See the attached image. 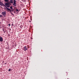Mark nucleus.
<instances>
[{
  "mask_svg": "<svg viewBox=\"0 0 79 79\" xmlns=\"http://www.w3.org/2000/svg\"><path fill=\"white\" fill-rule=\"evenodd\" d=\"M10 2H7L5 3V5L7 7H8V8H9V7H10Z\"/></svg>",
  "mask_w": 79,
  "mask_h": 79,
  "instance_id": "obj_1",
  "label": "nucleus"
},
{
  "mask_svg": "<svg viewBox=\"0 0 79 79\" xmlns=\"http://www.w3.org/2000/svg\"><path fill=\"white\" fill-rule=\"evenodd\" d=\"M13 5L15 6H16V0H14V3L13 4Z\"/></svg>",
  "mask_w": 79,
  "mask_h": 79,
  "instance_id": "obj_2",
  "label": "nucleus"
},
{
  "mask_svg": "<svg viewBox=\"0 0 79 79\" xmlns=\"http://www.w3.org/2000/svg\"><path fill=\"white\" fill-rule=\"evenodd\" d=\"M23 50H24V51H26L27 50V48L26 46H24L23 48Z\"/></svg>",
  "mask_w": 79,
  "mask_h": 79,
  "instance_id": "obj_3",
  "label": "nucleus"
},
{
  "mask_svg": "<svg viewBox=\"0 0 79 79\" xmlns=\"http://www.w3.org/2000/svg\"><path fill=\"white\" fill-rule=\"evenodd\" d=\"M2 14L4 16H6V12L4 11V12H2Z\"/></svg>",
  "mask_w": 79,
  "mask_h": 79,
  "instance_id": "obj_4",
  "label": "nucleus"
},
{
  "mask_svg": "<svg viewBox=\"0 0 79 79\" xmlns=\"http://www.w3.org/2000/svg\"><path fill=\"white\" fill-rule=\"evenodd\" d=\"M0 5H1V6H5V7H6V6L5 5L3 4L2 2H1L0 1Z\"/></svg>",
  "mask_w": 79,
  "mask_h": 79,
  "instance_id": "obj_5",
  "label": "nucleus"
},
{
  "mask_svg": "<svg viewBox=\"0 0 79 79\" xmlns=\"http://www.w3.org/2000/svg\"><path fill=\"white\" fill-rule=\"evenodd\" d=\"M0 41L1 42H2V41H3V38L2 37L0 38Z\"/></svg>",
  "mask_w": 79,
  "mask_h": 79,
  "instance_id": "obj_6",
  "label": "nucleus"
},
{
  "mask_svg": "<svg viewBox=\"0 0 79 79\" xmlns=\"http://www.w3.org/2000/svg\"><path fill=\"white\" fill-rule=\"evenodd\" d=\"M10 2L11 3H13V0H10Z\"/></svg>",
  "mask_w": 79,
  "mask_h": 79,
  "instance_id": "obj_7",
  "label": "nucleus"
},
{
  "mask_svg": "<svg viewBox=\"0 0 79 79\" xmlns=\"http://www.w3.org/2000/svg\"><path fill=\"white\" fill-rule=\"evenodd\" d=\"M7 10H8V11H10V8H7Z\"/></svg>",
  "mask_w": 79,
  "mask_h": 79,
  "instance_id": "obj_8",
  "label": "nucleus"
},
{
  "mask_svg": "<svg viewBox=\"0 0 79 79\" xmlns=\"http://www.w3.org/2000/svg\"><path fill=\"white\" fill-rule=\"evenodd\" d=\"M10 9H11V10H13V7L12 6H11L10 7Z\"/></svg>",
  "mask_w": 79,
  "mask_h": 79,
  "instance_id": "obj_9",
  "label": "nucleus"
},
{
  "mask_svg": "<svg viewBox=\"0 0 79 79\" xmlns=\"http://www.w3.org/2000/svg\"><path fill=\"white\" fill-rule=\"evenodd\" d=\"M5 2H8V0H4Z\"/></svg>",
  "mask_w": 79,
  "mask_h": 79,
  "instance_id": "obj_10",
  "label": "nucleus"
},
{
  "mask_svg": "<svg viewBox=\"0 0 79 79\" xmlns=\"http://www.w3.org/2000/svg\"><path fill=\"white\" fill-rule=\"evenodd\" d=\"M2 15H0V18H2Z\"/></svg>",
  "mask_w": 79,
  "mask_h": 79,
  "instance_id": "obj_11",
  "label": "nucleus"
},
{
  "mask_svg": "<svg viewBox=\"0 0 79 79\" xmlns=\"http://www.w3.org/2000/svg\"><path fill=\"white\" fill-rule=\"evenodd\" d=\"M16 11H19V10L18 9H16Z\"/></svg>",
  "mask_w": 79,
  "mask_h": 79,
  "instance_id": "obj_12",
  "label": "nucleus"
},
{
  "mask_svg": "<svg viewBox=\"0 0 79 79\" xmlns=\"http://www.w3.org/2000/svg\"><path fill=\"white\" fill-rule=\"evenodd\" d=\"M11 14L12 15H14V14H13V13H12L11 12Z\"/></svg>",
  "mask_w": 79,
  "mask_h": 79,
  "instance_id": "obj_13",
  "label": "nucleus"
},
{
  "mask_svg": "<svg viewBox=\"0 0 79 79\" xmlns=\"http://www.w3.org/2000/svg\"><path fill=\"white\" fill-rule=\"evenodd\" d=\"M8 26H11V25L10 24H8Z\"/></svg>",
  "mask_w": 79,
  "mask_h": 79,
  "instance_id": "obj_14",
  "label": "nucleus"
},
{
  "mask_svg": "<svg viewBox=\"0 0 79 79\" xmlns=\"http://www.w3.org/2000/svg\"><path fill=\"white\" fill-rule=\"evenodd\" d=\"M11 71V69H9L8 71Z\"/></svg>",
  "mask_w": 79,
  "mask_h": 79,
  "instance_id": "obj_15",
  "label": "nucleus"
},
{
  "mask_svg": "<svg viewBox=\"0 0 79 79\" xmlns=\"http://www.w3.org/2000/svg\"><path fill=\"white\" fill-rule=\"evenodd\" d=\"M9 11H11L12 10L11 9H10V10Z\"/></svg>",
  "mask_w": 79,
  "mask_h": 79,
  "instance_id": "obj_16",
  "label": "nucleus"
},
{
  "mask_svg": "<svg viewBox=\"0 0 79 79\" xmlns=\"http://www.w3.org/2000/svg\"><path fill=\"white\" fill-rule=\"evenodd\" d=\"M1 37H0V38H1Z\"/></svg>",
  "mask_w": 79,
  "mask_h": 79,
  "instance_id": "obj_17",
  "label": "nucleus"
},
{
  "mask_svg": "<svg viewBox=\"0 0 79 79\" xmlns=\"http://www.w3.org/2000/svg\"><path fill=\"white\" fill-rule=\"evenodd\" d=\"M5 64H6V63H5Z\"/></svg>",
  "mask_w": 79,
  "mask_h": 79,
  "instance_id": "obj_18",
  "label": "nucleus"
},
{
  "mask_svg": "<svg viewBox=\"0 0 79 79\" xmlns=\"http://www.w3.org/2000/svg\"><path fill=\"white\" fill-rule=\"evenodd\" d=\"M12 11H13V10H12Z\"/></svg>",
  "mask_w": 79,
  "mask_h": 79,
  "instance_id": "obj_19",
  "label": "nucleus"
}]
</instances>
